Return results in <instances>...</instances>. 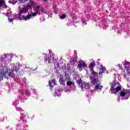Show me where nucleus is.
<instances>
[{"instance_id": "f257e3e1", "label": "nucleus", "mask_w": 130, "mask_h": 130, "mask_svg": "<svg viewBox=\"0 0 130 130\" xmlns=\"http://www.w3.org/2000/svg\"><path fill=\"white\" fill-rule=\"evenodd\" d=\"M16 72L17 75L18 76L23 75V70H20V68H17L16 65L13 64L12 69L11 70H9V68L7 67H4L0 68V81H3L4 80V77L6 78L7 80H9L10 78H15V73Z\"/></svg>"}, {"instance_id": "f03ea898", "label": "nucleus", "mask_w": 130, "mask_h": 130, "mask_svg": "<svg viewBox=\"0 0 130 130\" xmlns=\"http://www.w3.org/2000/svg\"><path fill=\"white\" fill-rule=\"evenodd\" d=\"M90 79L91 81V88H93V89H92V88H91L90 87V91H91L92 92H93V91L101 92L102 90V88H103V86L101 85V81L99 80L98 76L90 77Z\"/></svg>"}, {"instance_id": "7ed1b4c3", "label": "nucleus", "mask_w": 130, "mask_h": 130, "mask_svg": "<svg viewBox=\"0 0 130 130\" xmlns=\"http://www.w3.org/2000/svg\"><path fill=\"white\" fill-rule=\"evenodd\" d=\"M111 86L110 91L112 94H117L120 90H121V85L118 82H116L115 80H114L112 82H110Z\"/></svg>"}, {"instance_id": "20e7f679", "label": "nucleus", "mask_w": 130, "mask_h": 130, "mask_svg": "<svg viewBox=\"0 0 130 130\" xmlns=\"http://www.w3.org/2000/svg\"><path fill=\"white\" fill-rule=\"evenodd\" d=\"M34 10L35 12L31 13V14L30 12H28V15H26V16H23L22 19L28 21V20H30L31 18L36 17L37 15H40V6H38L36 7Z\"/></svg>"}, {"instance_id": "39448f33", "label": "nucleus", "mask_w": 130, "mask_h": 130, "mask_svg": "<svg viewBox=\"0 0 130 130\" xmlns=\"http://www.w3.org/2000/svg\"><path fill=\"white\" fill-rule=\"evenodd\" d=\"M129 90L127 89H123L120 93V96L118 95L117 101L120 102V100H126L129 98Z\"/></svg>"}, {"instance_id": "423d86ee", "label": "nucleus", "mask_w": 130, "mask_h": 130, "mask_svg": "<svg viewBox=\"0 0 130 130\" xmlns=\"http://www.w3.org/2000/svg\"><path fill=\"white\" fill-rule=\"evenodd\" d=\"M29 10L32 11V6L31 5H27L24 7L23 9L21 10L18 13L19 20L26 21L25 19H23V17H27V16L22 15L21 16V15H22V14H26Z\"/></svg>"}, {"instance_id": "0eeeda50", "label": "nucleus", "mask_w": 130, "mask_h": 130, "mask_svg": "<svg viewBox=\"0 0 130 130\" xmlns=\"http://www.w3.org/2000/svg\"><path fill=\"white\" fill-rule=\"evenodd\" d=\"M29 10L32 11V6L31 5H27L24 7L23 9L21 10L18 13L19 20L26 21L25 19H23V17H27V16L22 15L21 16V15H22V14H26Z\"/></svg>"}, {"instance_id": "6e6552de", "label": "nucleus", "mask_w": 130, "mask_h": 130, "mask_svg": "<svg viewBox=\"0 0 130 130\" xmlns=\"http://www.w3.org/2000/svg\"><path fill=\"white\" fill-rule=\"evenodd\" d=\"M77 83L78 84V85L81 84L80 86L82 91H86V90L89 89L90 88V85H89L88 83H86L85 82L82 83V79L77 80Z\"/></svg>"}, {"instance_id": "1a4fd4ad", "label": "nucleus", "mask_w": 130, "mask_h": 130, "mask_svg": "<svg viewBox=\"0 0 130 130\" xmlns=\"http://www.w3.org/2000/svg\"><path fill=\"white\" fill-rule=\"evenodd\" d=\"M66 84L67 86H69L70 88L68 89L67 90H65L66 93H67V92H72V91H76V86H75V83L74 82H71V81H68Z\"/></svg>"}, {"instance_id": "9d476101", "label": "nucleus", "mask_w": 130, "mask_h": 130, "mask_svg": "<svg viewBox=\"0 0 130 130\" xmlns=\"http://www.w3.org/2000/svg\"><path fill=\"white\" fill-rule=\"evenodd\" d=\"M95 61L92 60L91 62L90 63L89 68L91 72V75L90 77H95V76H98V73L94 71V67H95Z\"/></svg>"}, {"instance_id": "9b49d317", "label": "nucleus", "mask_w": 130, "mask_h": 130, "mask_svg": "<svg viewBox=\"0 0 130 130\" xmlns=\"http://www.w3.org/2000/svg\"><path fill=\"white\" fill-rule=\"evenodd\" d=\"M44 55V61L46 63H50V60L52 59V60H54V57L53 56H49L48 55H46V54H43Z\"/></svg>"}, {"instance_id": "f8f14e48", "label": "nucleus", "mask_w": 130, "mask_h": 130, "mask_svg": "<svg viewBox=\"0 0 130 130\" xmlns=\"http://www.w3.org/2000/svg\"><path fill=\"white\" fill-rule=\"evenodd\" d=\"M77 68L79 69V71L81 72V71H82V69H85V68H87V64H86V63H85L83 60H80L79 61V64L77 66Z\"/></svg>"}, {"instance_id": "ddd939ff", "label": "nucleus", "mask_w": 130, "mask_h": 130, "mask_svg": "<svg viewBox=\"0 0 130 130\" xmlns=\"http://www.w3.org/2000/svg\"><path fill=\"white\" fill-rule=\"evenodd\" d=\"M101 68H100V72L99 73V76H100V77H102L103 75H102V74H104V73H105V71H106V68H105V67H103V65L101 64L100 65Z\"/></svg>"}, {"instance_id": "4468645a", "label": "nucleus", "mask_w": 130, "mask_h": 130, "mask_svg": "<svg viewBox=\"0 0 130 130\" xmlns=\"http://www.w3.org/2000/svg\"><path fill=\"white\" fill-rule=\"evenodd\" d=\"M124 67L126 69L127 73L130 75V62L127 61H125L124 63Z\"/></svg>"}, {"instance_id": "2eb2a0df", "label": "nucleus", "mask_w": 130, "mask_h": 130, "mask_svg": "<svg viewBox=\"0 0 130 130\" xmlns=\"http://www.w3.org/2000/svg\"><path fill=\"white\" fill-rule=\"evenodd\" d=\"M59 82L60 85H62V86L66 85V80L63 79V76H62L61 74H59Z\"/></svg>"}, {"instance_id": "dca6fc26", "label": "nucleus", "mask_w": 130, "mask_h": 130, "mask_svg": "<svg viewBox=\"0 0 130 130\" xmlns=\"http://www.w3.org/2000/svg\"><path fill=\"white\" fill-rule=\"evenodd\" d=\"M63 91H66V90L64 89H62L61 88H60V89H55V94H54V96L55 97H56V96H60V92H63Z\"/></svg>"}, {"instance_id": "f3484780", "label": "nucleus", "mask_w": 130, "mask_h": 130, "mask_svg": "<svg viewBox=\"0 0 130 130\" xmlns=\"http://www.w3.org/2000/svg\"><path fill=\"white\" fill-rule=\"evenodd\" d=\"M4 57H1L0 58V61L1 62H3L4 61V62H6V60H7V58L10 56V54H4Z\"/></svg>"}, {"instance_id": "a211bd4d", "label": "nucleus", "mask_w": 130, "mask_h": 130, "mask_svg": "<svg viewBox=\"0 0 130 130\" xmlns=\"http://www.w3.org/2000/svg\"><path fill=\"white\" fill-rule=\"evenodd\" d=\"M54 69L56 70V74H58V70H59V64L57 62L54 63Z\"/></svg>"}, {"instance_id": "6ab92c4d", "label": "nucleus", "mask_w": 130, "mask_h": 130, "mask_svg": "<svg viewBox=\"0 0 130 130\" xmlns=\"http://www.w3.org/2000/svg\"><path fill=\"white\" fill-rule=\"evenodd\" d=\"M54 85H56V81H55V80L53 79L51 81L49 82V85L50 88H52V87H53Z\"/></svg>"}, {"instance_id": "aec40b11", "label": "nucleus", "mask_w": 130, "mask_h": 130, "mask_svg": "<svg viewBox=\"0 0 130 130\" xmlns=\"http://www.w3.org/2000/svg\"><path fill=\"white\" fill-rule=\"evenodd\" d=\"M25 117H26V115H25V114L20 113V119L21 120H22V121L23 122H26V121H27V120H26V119H25Z\"/></svg>"}, {"instance_id": "412c9836", "label": "nucleus", "mask_w": 130, "mask_h": 130, "mask_svg": "<svg viewBox=\"0 0 130 130\" xmlns=\"http://www.w3.org/2000/svg\"><path fill=\"white\" fill-rule=\"evenodd\" d=\"M3 5H4V8H5V9H7V8H8V6H7V5H6V1L5 0H1L0 1V8H2V6Z\"/></svg>"}, {"instance_id": "4be33fe9", "label": "nucleus", "mask_w": 130, "mask_h": 130, "mask_svg": "<svg viewBox=\"0 0 130 130\" xmlns=\"http://www.w3.org/2000/svg\"><path fill=\"white\" fill-rule=\"evenodd\" d=\"M40 14L42 15V14H47V12L46 11H45L44 8L43 7H41L40 8Z\"/></svg>"}, {"instance_id": "5701e85b", "label": "nucleus", "mask_w": 130, "mask_h": 130, "mask_svg": "<svg viewBox=\"0 0 130 130\" xmlns=\"http://www.w3.org/2000/svg\"><path fill=\"white\" fill-rule=\"evenodd\" d=\"M65 77H66L67 80L68 81H71V77L70 76V75H69V74L66 73L65 74Z\"/></svg>"}, {"instance_id": "b1692460", "label": "nucleus", "mask_w": 130, "mask_h": 130, "mask_svg": "<svg viewBox=\"0 0 130 130\" xmlns=\"http://www.w3.org/2000/svg\"><path fill=\"white\" fill-rule=\"evenodd\" d=\"M12 15V11L11 10H8V12L6 13L7 17H10Z\"/></svg>"}, {"instance_id": "393cba45", "label": "nucleus", "mask_w": 130, "mask_h": 130, "mask_svg": "<svg viewBox=\"0 0 130 130\" xmlns=\"http://www.w3.org/2000/svg\"><path fill=\"white\" fill-rule=\"evenodd\" d=\"M16 110L17 111H23V110L22 109V108L19 107H16Z\"/></svg>"}, {"instance_id": "a878e982", "label": "nucleus", "mask_w": 130, "mask_h": 130, "mask_svg": "<svg viewBox=\"0 0 130 130\" xmlns=\"http://www.w3.org/2000/svg\"><path fill=\"white\" fill-rule=\"evenodd\" d=\"M124 78L127 79V82L129 81V79H128L129 77H128V75L126 74H124Z\"/></svg>"}, {"instance_id": "bb28decb", "label": "nucleus", "mask_w": 130, "mask_h": 130, "mask_svg": "<svg viewBox=\"0 0 130 130\" xmlns=\"http://www.w3.org/2000/svg\"><path fill=\"white\" fill-rule=\"evenodd\" d=\"M18 104H19V101H15L13 102V105L14 106H17Z\"/></svg>"}, {"instance_id": "cd10ccee", "label": "nucleus", "mask_w": 130, "mask_h": 130, "mask_svg": "<svg viewBox=\"0 0 130 130\" xmlns=\"http://www.w3.org/2000/svg\"><path fill=\"white\" fill-rule=\"evenodd\" d=\"M16 126H17V127H16L17 130L21 129V124H18L16 125Z\"/></svg>"}, {"instance_id": "c85d7f7f", "label": "nucleus", "mask_w": 130, "mask_h": 130, "mask_svg": "<svg viewBox=\"0 0 130 130\" xmlns=\"http://www.w3.org/2000/svg\"><path fill=\"white\" fill-rule=\"evenodd\" d=\"M16 18H8V20H9V22H10V23H12V22H13V21L14 20H16Z\"/></svg>"}, {"instance_id": "c756f323", "label": "nucleus", "mask_w": 130, "mask_h": 130, "mask_svg": "<svg viewBox=\"0 0 130 130\" xmlns=\"http://www.w3.org/2000/svg\"><path fill=\"white\" fill-rule=\"evenodd\" d=\"M30 91L29 90L25 91V94L26 95V96H30Z\"/></svg>"}, {"instance_id": "7c9ffc66", "label": "nucleus", "mask_w": 130, "mask_h": 130, "mask_svg": "<svg viewBox=\"0 0 130 130\" xmlns=\"http://www.w3.org/2000/svg\"><path fill=\"white\" fill-rule=\"evenodd\" d=\"M67 18V16H66V14H63L60 17V18L62 20L64 18Z\"/></svg>"}, {"instance_id": "2f4dec72", "label": "nucleus", "mask_w": 130, "mask_h": 130, "mask_svg": "<svg viewBox=\"0 0 130 130\" xmlns=\"http://www.w3.org/2000/svg\"><path fill=\"white\" fill-rule=\"evenodd\" d=\"M16 2H12V1H9V4H12V5H16Z\"/></svg>"}, {"instance_id": "473e14b6", "label": "nucleus", "mask_w": 130, "mask_h": 130, "mask_svg": "<svg viewBox=\"0 0 130 130\" xmlns=\"http://www.w3.org/2000/svg\"><path fill=\"white\" fill-rule=\"evenodd\" d=\"M27 69V71H28V72H30V71H31V68H28V67H25V68H24V69Z\"/></svg>"}, {"instance_id": "72a5a7b5", "label": "nucleus", "mask_w": 130, "mask_h": 130, "mask_svg": "<svg viewBox=\"0 0 130 130\" xmlns=\"http://www.w3.org/2000/svg\"><path fill=\"white\" fill-rule=\"evenodd\" d=\"M82 23H83V24H84V25H87V22H86V21H85V20H82Z\"/></svg>"}, {"instance_id": "f704fd0d", "label": "nucleus", "mask_w": 130, "mask_h": 130, "mask_svg": "<svg viewBox=\"0 0 130 130\" xmlns=\"http://www.w3.org/2000/svg\"><path fill=\"white\" fill-rule=\"evenodd\" d=\"M19 3L20 4H24V3H25V2L23 0H19Z\"/></svg>"}, {"instance_id": "c9c22d12", "label": "nucleus", "mask_w": 130, "mask_h": 130, "mask_svg": "<svg viewBox=\"0 0 130 130\" xmlns=\"http://www.w3.org/2000/svg\"><path fill=\"white\" fill-rule=\"evenodd\" d=\"M118 67H119V68L120 69V70H122V67H121L120 66V64H118Z\"/></svg>"}, {"instance_id": "e433bc0d", "label": "nucleus", "mask_w": 130, "mask_h": 130, "mask_svg": "<svg viewBox=\"0 0 130 130\" xmlns=\"http://www.w3.org/2000/svg\"><path fill=\"white\" fill-rule=\"evenodd\" d=\"M18 67H22V65L20 63V62H18L17 64Z\"/></svg>"}, {"instance_id": "4c0bfd02", "label": "nucleus", "mask_w": 130, "mask_h": 130, "mask_svg": "<svg viewBox=\"0 0 130 130\" xmlns=\"http://www.w3.org/2000/svg\"><path fill=\"white\" fill-rule=\"evenodd\" d=\"M48 18H49V17H52V13H51L50 15L48 14Z\"/></svg>"}, {"instance_id": "58836bf2", "label": "nucleus", "mask_w": 130, "mask_h": 130, "mask_svg": "<svg viewBox=\"0 0 130 130\" xmlns=\"http://www.w3.org/2000/svg\"><path fill=\"white\" fill-rule=\"evenodd\" d=\"M14 55V54H11V55H10V57H13V56Z\"/></svg>"}, {"instance_id": "ea45409f", "label": "nucleus", "mask_w": 130, "mask_h": 130, "mask_svg": "<svg viewBox=\"0 0 130 130\" xmlns=\"http://www.w3.org/2000/svg\"><path fill=\"white\" fill-rule=\"evenodd\" d=\"M24 2L28 1L29 0H23Z\"/></svg>"}, {"instance_id": "a19ab883", "label": "nucleus", "mask_w": 130, "mask_h": 130, "mask_svg": "<svg viewBox=\"0 0 130 130\" xmlns=\"http://www.w3.org/2000/svg\"><path fill=\"white\" fill-rule=\"evenodd\" d=\"M49 52L51 53V50H49Z\"/></svg>"}, {"instance_id": "79ce46f5", "label": "nucleus", "mask_w": 130, "mask_h": 130, "mask_svg": "<svg viewBox=\"0 0 130 130\" xmlns=\"http://www.w3.org/2000/svg\"><path fill=\"white\" fill-rule=\"evenodd\" d=\"M57 13H58V12H55V14H57Z\"/></svg>"}, {"instance_id": "37998d69", "label": "nucleus", "mask_w": 130, "mask_h": 130, "mask_svg": "<svg viewBox=\"0 0 130 130\" xmlns=\"http://www.w3.org/2000/svg\"><path fill=\"white\" fill-rule=\"evenodd\" d=\"M44 1H47V0H43Z\"/></svg>"}, {"instance_id": "c03bdc74", "label": "nucleus", "mask_w": 130, "mask_h": 130, "mask_svg": "<svg viewBox=\"0 0 130 130\" xmlns=\"http://www.w3.org/2000/svg\"><path fill=\"white\" fill-rule=\"evenodd\" d=\"M117 33H119V32L117 31Z\"/></svg>"}, {"instance_id": "a18cd8bd", "label": "nucleus", "mask_w": 130, "mask_h": 130, "mask_svg": "<svg viewBox=\"0 0 130 130\" xmlns=\"http://www.w3.org/2000/svg\"><path fill=\"white\" fill-rule=\"evenodd\" d=\"M50 90H52L51 88H50Z\"/></svg>"}, {"instance_id": "49530a36", "label": "nucleus", "mask_w": 130, "mask_h": 130, "mask_svg": "<svg viewBox=\"0 0 130 130\" xmlns=\"http://www.w3.org/2000/svg\"><path fill=\"white\" fill-rule=\"evenodd\" d=\"M43 21H44V19H43Z\"/></svg>"}, {"instance_id": "de8ad7c7", "label": "nucleus", "mask_w": 130, "mask_h": 130, "mask_svg": "<svg viewBox=\"0 0 130 130\" xmlns=\"http://www.w3.org/2000/svg\"><path fill=\"white\" fill-rule=\"evenodd\" d=\"M37 1H41V0H37Z\"/></svg>"}]
</instances>
